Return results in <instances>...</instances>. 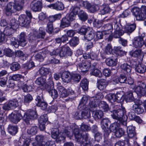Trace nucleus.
Masks as SVG:
<instances>
[{
    "mask_svg": "<svg viewBox=\"0 0 146 146\" xmlns=\"http://www.w3.org/2000/svg\"><path fill=\"white\" fill-rule=\"evenodd\" d=\"M113 28L114 30L113 34V37L115 38H119L124 34V31L122 30V26L118 22L117 20L115 19L113 20L112 24H107L103 27L102 29L105 34H108L111 33Z\"/></svg>",
    "mask_w": 146,
    "mask_h": 146,
    "instance_id": "nucleus-1",
    "label": "nucleus"
},
{
    "mask_svg": "<svg viewBox=\"0 0 146 146\" xmlns=\"http://www.w3.org/2000/svg\"><path fill=\"white\" fill-rule=\"evenodd\" d=\"M24 3L25 0H16L14 2L9 3L6 9V15L9 16L12 13L22 10Z\"/></svg>",
    "mask_w": 146,
    "mask_h": 146,
    "instance_id": "nucleus-2",
    "label": "nucleus"
},
{
    "mask_svg": "<svg viewBox=\"0 0 146 146\" xmlns=\"http://www.w3.org/2000/svg\"><path fill=\"white\" fill-rule=\"evenodd\" d=\"M133 14L137 20L143 21L146 18V6H143L141 8L136 7L132 10Z\"/></svg>",
    "mask_w": 146,
    "mask_h": 146,
    "instance_id": "nucleus-3",
    "label": "nucleus"
},
{
    "mask_svg": "<svg viewBox=\"0 0 146 146\" xmlns=\"http://www.w3.org/2000/svg\"><path fill=\"white\" fill-rule=\"evenodd\" d=\"M113 111V114L111 115L112 118L118 120H121L123 117L126 115V111L125 108L123 107L118 109H115Z\"/></svg>",
    "mask_w": 146,
    "mask_h": 146,
    "instance_id": "nucleus-4",
    "label": "nucleus"
},
{
    "mask_svg": "<svg viewBox=\"0 0 146 146\" xmlns=\"http://www.w3.org/2000/svg\"><path fill=\"white\" fill-rule=\"evenodd\" d=\"M25 113V115H23V121L27 124L30 123V121L32 119H36L37 117V115L36 112L33 110H29Z\"/></svg>",
    "mask_w": 146,
    "mask_h": 146,
    "instance_id": "nucleus-5",
    "label": "nucleus"
},
{
    "mask_svg": "<svg viewBox=\"0 0 146 146\" xmlns=\"http://www.w3.org/2000/svg\"><path fill=\"white\" fill-rule=\"evenodd\" d=\"M37 93L38 95L35 99L36 105L37 106L40 107L42 109L44 110L46 108L47 104L44 101L42 90L37 91Z\"/></svg>",
    "mask_w": 146,
    "mask_h": 146,
    "instance_id": "nucleus-6",
    "label": "nucleus"
},
{
    "mask_svg": "<svg viewBox=\"0 0 146 146\" xmlns=\"http://www.w3.org/2000/svg\"><path fill=\"white\" fill-rule=\"evenodd\" d=\"M90 108H80V110H82V114L83 117L82 118L86 119L89 118L91 116L90 113V111H93L92 108H95V102L92 101L89 103Z\"/></svg>",
    "mask_w": 146,
    "mask_h": 146,
    "instance_id": "nucleus-7",
    "label": "nucleus"
},
{
    "mask_svg": "<svg viewBox=\"0 0 146 146\" xmlns=\"http://www.w3.org/2000/svg\"><path fill=\"white\" fill-rule=\"evenodd\" d=\"M106 98L111 103V106L112 108L114 109H117L119 106V104L117 103L116 105H115V102H116V100L115 95V94L110 93L107 95Z\"/></svg>",
    "mask_w": 146,
    "mask_h": 146,
    "instance_id": "nucleus-8",
    "label": "nucleus"
},
{
    "mask_svg": "<svg viewBox=\"0 0 146 146\" xmlns=\"http://www.w3.org/2000/svg\"><path fill=\"white\" fill-rule=\"evenodd\" d=\"M59 55L60 56H70L72 54V52L70 48L66 45L62 46L61 48L59 49Z\"/></svg>",
    "mask_w": 146,
    "mask_h": 146,
    "instance_id": "nucleus-9",
    "label": "nucleus"
},
{
    "mask_svg": "<svg viewBox=\"0 0 146 146\" xmlns=\"http://www.w3.org/2000/svg\"><path fill=\"white\" fill-rule=\"evenodd\" d=\"M57 89L59 95L61 97L64 98L67 97L68 93L67 90L65 89L60 83L57 84Z\"/></svg>",
    "mask_w": 146,
    "mask_h": 146,
    "instance_id": "nucleus-10",
    "label": "nucleus"
},
{
    "mask_svg": "<svg viewBox=\"0 0 146 146\" xmlns=\"http://www.w3.org/2000/svg\"><path fill=\"white\" fill-rule=\"evenodd\" d=\"M18 22L21 26L27 27L30 23L31 20L30 18H27L25 15H22L19 16Z\"/></svg>",
    "mask_w": 146,
    "mask_h": 146,
    "instance_id": "nucleus-11",
    "label": "nucleus"
},
{
    "mask_svg": "<svg viewBox=\"0 0 146 146\" xmlns=\"http://www.w3.org/2000/svg\"><path fill=\"white\" fill-rule=\"evenodd\" d=\"M25 114V113L23 110L18 111L16 114L13 115V117L11 119V121L14 123H17L22 117L23 118V115Z\"/></svg>",
    "mask_w": 146,
    "mask_h": 146,
    "instance_id": "nucleus-12",
    "label": "nucleus"
},
{
    "mask_svg": "<svg viewBox=\"0 0 146 146\" xmlns=\"http://www.w3.org/2000/svg\"><path fill=\"white\" fill-rule=\"evenodd\" d=\"M143 37L142 36L136 37L134 38L133 42L134 46L137 48L141 47L144 44Z\"/></svg>",
    "mask_w": 146,
    "mask_h": 146,
    "instance_id": "nucleus-13",
    "label": "nucleus"
},
{
    "mask_svg": "<svg viewBox=\"0 0 146 146\" xmlns=\"http://www.w3.org/2000/svg\"><path fill=\"white\" fill-rule=\"evenodd\" d=\"M91 66V64L90 62L87 61H83L79 64V68L81 72H85L89 70Z\"/></svg>",
    "mask_w": 146,
    "mask_h": 146,
    "instance_id": "nucleus-14",
    "label": "nucleus"
},
{
    "mask_svg": "<svg viewBox=\"0 0 146 146\" xmlns=\"http://www.w3.org/2000/svg\"><path fill=\"white\" fill-rule=\"evenodd\" d=\"M47 6L57 10H62L64 8L63 4L61 2L59 1H57L54 4L48 5Z\"/></svg>",
    "mask_w": 146,
    "mask_h": 146,
    "instance_id": "nucleus-15",
    "label": "nucleus"
},
{
    "mask_svg": "<svg viewBox=\"0 0 146 146\" xmlns=\"http://www.w3.org/2000/svg\"><path fill=\"white\" fill-rule=\"evenodd\" d=\"M42 3L39 1L33 2L31 4V9L34 11H39L41 10L42 8Z\"/></svg>",
    "mask_w": 146,
    "mask_h": 146,
    "instance_id": "nucleus-16",
    "label": "nucleus"
},
{
    "mask_svg": "<svg viewBox=\"0 0 146 146\" xmlns=\"http://www.w3.org/2000/svg\"><path fill=\"white\" fill-rule=\"evenodd\" d=\"M27 43L26 37V35L24 33H21L19 36L18 41V44L20 46L23 47L25 46Z\"/></svg>",
    "mask_w": 146,
    "mask_h": 146,
    "instance_id": "nucleus-17",
    "label": "nucleus"
},
{
    "mask_svg": "<svg viewBox=\"0 0 146 146\" xmlns=\"http://www.w3.org/2000/svg\"><path fill=\"white\" fill-rule=\"evenodd\" d=\"M132 88L134 89L135 92L137 95L140 97L146 96V91L144 89L140 86L135 87H132Z\"/></svg>",
    "mask_w": 146,
    "mask_h": 146,
    "instance_id": "nucleus-18",
    "label": "nucleus"
},
{
    "mask_svg": "<svg viewBox=\"0 0 146 146\" xmlns=\"http://www.w3.org/2000/svg\"><path fill=\"white\" fill-rule=\"evenodd\" d=\"M121 68L124 73L127 75H129L131 73V67L127 63H124L121 64Z\"/></svg>",
    "mask_w": 146,
    "mask_h": 146,
    "instance_id": "nucleus-19",
    "label": "nucleus"
},
{
    "mask_svg": "<svg viewBox=\"0 0 146 146\" xmlns=\"http://www.w3.org/2000/svg\"><path fill=\"white\" fill-rule=\"evenodd\" d=\"M108 84V82L104 80H101L97 83V87L100 90H104Z\"/></svg>",
    "mask_w": 146,
    "mask_h": 146,
    "instance_id": "nucleus-20",
    "label": "nucleus"
},
{
    "mask_svg": "<svg viewBox=\"0 0 146 146\" xmlns=\"http://www.w3.org/2000/svg\"><path fill=\"white\" fill-rule=\"evenodd\" d=\"M96 106L95 105V108H92L93 110L92 116L95 119H99L101 118L103 115L102 111L100 110H98L96 111L94 110V109L96 108Z\"/></svg>",
    "mask_w": 146,
    "mask_h": 146,
    "instance_id": "nucleus-21",
    "label": "nucleus"
},
{
    "mask_svg": "<svg viewBox=\"0 0 146 146\" xmlns=\"http://www.w3.org/2000/svg\"><path fill=\"white\" fill-rule=\"evenodd\" d=\"M35 141L32 143L33 146H37L38 145L45 142L44 138L42 135H37L35 138Z\"/></svg>",
    "mask_w": 146,
    "mask_h": 146,
    "instance_id": "nucleus-22",
    "label": "nucleus"
},
{
    "mask_svg": "<svg viewBox=\"0 0 146 146\" xmlns=\"http://www.w3.org/2000/svg\"><path fill=\"white\" fill-rule=\"evenodd\" d=\"M112 47L110 44H108L106 46L104 54H102L101 56L103 58L108 57V55L110 54L112 52Z\"/></svg>",
    "mask_w": 146,
    "mask_h": 146,
    "instance_id": "nucleus-23",
    "label": "nucleus"
},
{
    "mask_svg": "<svg viewBox=\"0 0 146 146\" xmlns=\"http://www.w3.org/2000/svg\"><path fill=\"white\" fill-rule=\"evenodd\" d=\"M45 34V33L44 29L42 27H40L38 32L36 31H34L33 35L36 38H43Z\"/></svg>",
    "mask_w": 146,
    "mask_h": 146,
    "instance_id": "nucleus-24",
    "label": "nucleus"
},
{
    "mask_svg": "<svg viewBox=\"0 0 146 146\" xmlns=\"http://www.w3.org/2000/svg\"><path fill=\"white\" fill-rule=\"evenodd\" d=\"M136 28L135 24H127L123 28L124 31L126 33H131L133 32Z\"/></svg>",
    "mask_w": 146,
    "mask_h": 146,
    "instance_id": "nucleus-25",
    "label": "nucleus"
},
{
    "mask_svg": "<svg viewBox=\"0 0 146 146\" xmlns=\"http://www.w3.org/2000/svg\"><path fill=\"white\" fill-rule=\"evenodd\" d=\"M83 57L85 59H90L91 60H94L97 57V55L93 52L92 53L87 52L84 54Z\"/></svg>",
    "mask_w": 146,
    "mask_h": 146,
    "instance_id": "nucleus-26",
    "label": "nucleus"
},
{
    "mask_svg": "<svg viewBox=\"0 0 146 146\" xmlns=\"http://www.w3.org/2000/svg\"><path fill=\"white\" fill-rule=\"evenodd\" d=\"M7 26L10 28H13L14 30H16L18 28L19 25L17 23V20L14 18H12L8 24Z\"/></svg>",
    "mask_w": 146,
    "mask_h": 146,
    "instance_id": "nucleus-27",
    "label": "nucleus"
},
{
    "mask_svg": "<svg viewBox=\"0 0 146 146\" xmlns=\"http://www.w3.org/2000/svg\"><path fill=\"white\" fill-rule=\"evenodd\" d=\"M132 108L134 111L138 114H141L143 111V108L139 104H133Z\"/></svg>",
    "mask_w": 146,
    "mask_h": 146,
    "instance_id": "nucleus-28",
    "label": "nucleus"
},
{
    "mask_svg": "<svg viewBox=\"0 0 146 146\" xmlns=\"http://www.w3.org/2000/svg\"><path fill=\"white\" fill-rule=\"evenodd\" d=\"M135 129L134 127L132 126H129L127 127V131L129 137L132 138L135 135Z\"/></svg>",
    "mask_w": 146,
    "mask_h": 146,
    "instance_id": "nucleus-29",
    "label": "nucleus"
},
{
    "mask_svg": "<svg viewBox=\"0 0 146 146\" xmlns=\"http://www.w3.org/2000/svg\"><path fill=\"white\" fill-rule=\"evenodd\" d=\"M88 100V97L86 96H84L81 99L78 106L79 108H88L87 107L86 104H87Z\"/></svg>",
    "mask_w": 146,
    "mask_h": 146,
    "instance_id": "nucleus-30",
    "label": "nucleus"
},
{
    "mask_svg": "<svg viewBox=\"0 0 146 146\" xmlns=\"http://www.w3.org/2000/svg\"><path fill=\"white\" fill-rule=\"evenodd\" d=\"M70 74L67 72H63L61 75L62 81L68 83L70 82Z\"/></svg>",
    "mask_w": 146,
    "mask_h": 146,
    "instance_id": "nucleus-31",
    "label": "nucleus"
},
{
    "mask_svg": "<svg viewBox=\"0 0 146 146\" xmlns=\"http://www.w3.org/2000/svg\"><path fill=\"white\" fill-rule=\"evenodd\" d=\"M135 70L136 72L140 73H144L146 70V67L143 64H138Z\"/></svg>",
    "mask_w": 146,
    "mask_h": 146,
    "instance_id": "nucleus-32",
    "label": "nucleus"
},
{
    "mask_svg": "<svg viewBox=\"0 0 146 146\" xmlns=\"http://www.w3.org/2000/svg\"><path fill=\"white\" fill-rule=\"evenodd\" d=\"M106 64L109 66H115L117 64V60L116 59H113L108 58L106 60Z\"/></svg>",
    "mask_w": 146,
    "mask_h": 146,
    "instance_id": "nucleus-33",
    "label": "nucleus"
},
{
    "mask_svg": "<svg viewBox=\"0 0 146 146\" xmlns=\"http://www.w3.org/2000/svg\"><path fill=\"white\" fill-rule=\"evenodd\" d=\"M9 133L12 135H15L18 132V128L17 126L9 125L8 127Z\"/></svg>",
    "mask_w": 146,
    "mask_h": 146,
    "instance_id": "nucleus-34",
    "label": "nucleus"
},
{
    "mask_svg": "<svg viewBox=\"0 0 146 146\" xmlns=\"http://www.w3.org/2000/svg\"><path fill=\"white\" fill-rule=\"evenodd\" d=\"M111 11L110 8L108 5L104 4L101 6L100 13L104 15L109 13Z\"/></svg>",
    "mask_w": 146,
    "mask_h": 146,
    "instance_id": "nucleus-35",
    "label": "nucleus"
},
{
    "mask_svg": "<svg viewBox=\"0 0 146 146\" xmlns=\"http://www.w3.org/2000/svg\"><path fill=\"white\" fill-rule=\"evenodd\" d=\"M125 99L127 102H130L134 101V98L133 92L131 91L128 92L125 96Z\"/></svg>",
    "mask_w": 146,
    "mask_h": 146,
    "instance_id": "nucleus-36",
    "label": "nucleus"
},
{
    "mask_svg": "<svg viewBox=\"0 0 146 146\" xmlns=\"http://www.w3.org/2000/svg\"><path fill=\"white\" fill-rule=\"evenodd\" d=\"M70 23L67 18H63L61 21L60 27L62 28L68 27L70 26Z\"/></svg>",
    "mask_w": 146,
    "mask_h": 146,
    "instance_id": "nucleus-37",
    "label": "nucleus"
},
{
    "mask_svg": "<svg viewBox=\"0 0 146 146\" xmlns=\"http://www.w3.org/2000/svg\"><path fill=\"white\" fill-rule=\"evenodd\" d=\"M95 33L94 31H91L84 35V38L88 40H91L95 39Z\"/></svg>",
    "mask_w": 146,
    "mask_h": 146,
    "instance_id": "nucleus-38",
    "label": "nucleus"
},
{
    "mask_svg": "<svg viewBox=\"0 0 146 146\" xmlns=\"http://www.w3.org/2000/svg\"><path fill=\"white\" fill-rule=\"evenodd\" d=\"M113 50L114 53L118 55L121 56L125 54V52L123 51L121 48L119 46L114 47Z\"/></svg>",
    "mask_w": 146,
    "mask_h": 146,
    "instance_id": "nucleus-39",
    "label": "nucleus"
},
{
    "mask_svg": "<svg viewBox=\"0 0 146 146\" xmlns=\"http://www.w3.org/2000/svg\"><path fill=\"white\" fill-rule=\"evenodd\" d=\"M46 54L43 52L38 53L35 56V58L39 61H42L44 58L45 57Z\"/></svg>",
    "mask_w": 146,
    "mask_h": 146,
    "instance_id": "nucleus-40",
    "label": "nucleus"
},
{
    "mask_svg": "<svg viewBox=\"0 0 146 146\" xmlns=\"http://www.w3.org/2000/svg\"><path fill=\"white\" fill-rule=\"evenodd\" d=\"M50 71V70L49 68L43 67L40 68L39 70L40 74L42 76H46L48 74Z\"/></svg>",
    "mask_w": 146,
    "mask_h": 146,
    "instance_id": "nucleus-41",
    "label": "nucleus"
},
{
    "mask_svg": "<svg viewBox=\"0 0 146 146\" xmlns=\"http://www.w3.org/2000/svg\"><path fill=\"white\" fill-rule=\"evenodd\" d=\"M99 107L102 108L104 111H107L109 110L108 105L104 101H101L99 103Z\"/></svg>",
    "mask_w": 146,
    "mask_h": 146,
    "instance_id": "nucleus-42",
    "label": "nucleus"
},
{
    "mask_svg": "<svg viewBox=\"0 0 146 146\" xmlns=\"http://www.w3.org/2000/svg\"><path fill=\"white\" fill-rule=\"evenodd\" d=\"M46 80L45 78H44L42 77H40L38 78L36 80L35 83L38 85H40L42 86L46 83Z\"/></svg>",
    "mask_w": 146,
    "mask_h": 146,
    "instance_id": "nucleus-43",
    "label": "nucleus"
},
{
    "mask_svg": "<svg viewBox=\"0 0 146 146\" xmlns=\"http://www.w3.org/2000/svg\"><path fill=\"white\" fill-rule=\"evenodd\" d=\"M88 82L86 79L82 80L80 84L81 86L84 90H87L88 88Z\"/></svg>",
    "mask_w": 146,
    "mask_h": 146,
    "instance_id": "nucleus-44",
    "label": "nucleus"
},
{
    "mask_svg": "<svg viewBox=\"0 0 146 146\" xmlns=\"http://www.w3.org/2000/svg\"><path fill=\"white\" fill-rule=\"evenodd\" d=\"M79 42L78 38L74 37L72 38L69 41V44L71 46H75L77 45Z\"/></svg>",
    "mask_w": 146,
    "mask_h": 146,
    "instance_id": "nucleus-45",
    "label": "nucleus"
},
{
    "mask_svg": "<svg viewBox=\"0 0 146 146\" xmlns=\"http://www.w3.org/2000/svg\"><path fill=\"white\" fill-rule=\"evenodd\" d=\"M115 135L117 137H120L125 133L124 130L121 128L119 127L115 132Z\"/></svg>",
    "mask_w": 146,
    "mask_h": 146,
    "instance_id": "nucleus-46",
    "label": "nucleus"
},
{
    "mask_svg": "<svg viewBox=\"0 0 146 146\" xmlns=\"http://www.w3.org/2000/svg\"><path fill=\"white\" fill-rule=\"evenodd\" d=\"M38 128L36 126L31 127L27 130V132L29 134L34 135L37 132Z\"/></svg>",
    "mask_w": 146,
    "mask_h": 146,
    "instance_id": "nucleus-47",
    "label": "nucleus"
},
{
    "mask_svg": "<svg viewBox=\"0 0 146 146\" xmlns=\"http://www.w3.org/2000/svg\"><path fill=\"white\" fill-rule=\"evenodd\" d=\"M78 15L80 19L83 21H85L88 18V16L86 13L82 10L79 13Z\"/></svg>",
    "mask_w": 146,
    "mask_h": 146,
    "instance_id": "nucleus-48",
    "label": "nucleus"
},
{
    "mask_svg": "<svg viewBox=\"0 0 146 146\" xmlns=\"http://www.w3.org/2000/svg\"><path fill=\"white\" fill-rule=\"evenodd\" d=\"M71 12L76 15H78L79 13L82 10L80 9L79 7L77 6H72L71 8Z\"/></svg>",
    "mask_w": 146,
    "mask_h": 146,
    "instance_id": "nucleus-49",
    "label": "nucleus"
},
{
    "mask_svg": "<svg viewBox=\"0 0 146 146\" xmlns=\"http://www.w3.org/2000/svg\"><path fill=\"white\" fill-rule=\"evenodd\" d=\"M73 133L75 138L77 139L78 141H80V140L82 138V135L79 132L78 129H74Z\"/></svg>",
    "mask_w": 146,
    "mask_h": 146,
    "instance_id": "nucleus-50",
    "label": "nucleus"
},
{
    "mask_svg": "<svg viewBox=\"0 0 146 146\" xmlns=\"http://www.w3.org/2000/svg\"><path fill=\"white\" fill-rule=\"evenodd\" d=\"M59 134V130L57 128L52 129L51 131L52 137L54 139L58 138Z\"/></svg>",
    "mask_w": 146,
    "mask_h": 146,
    "instance_id": "nucleus-51",
    "label": "nucleus"
},
{
    "mask_svg": "<svg viewBox=\"0 0 146 146\" xmlns=\"http://www.w3.org/2000/svg\"><path fill=\"white\" fill-rule=\"evenodd\" d=\"M91 75H93L98 77H101L102 76V74L100 71L97 69L94 70L90 73Z\"/></svg>",
    "mask_w": 146,
    "mask_h": 146,
    "instance_id": "nucleus-52",
    "label": "nucleus"
},
{
    "mask_svg": "<svg viewBox=\"0 0 146 146\" xmlns=\"http://www.w3.org/2000/svg\"><path fill=\"white\" fill-rule=\"evenodd\" d=\"M81 78V76L78 74H72L71 80L74 82H78Z\"/></svg>",
    "mask_w": 146,
    "mask_h": 146,
    "instance_id": "nucleus-53",
    "label": "nucleus"
},
{
    "mask_svg": "<svg viewBox=\"0 0 146 146\" xmlns=\"http://www.w3.org/2000/svg\"><path fill=\"white\" fill-rule=\"evenodd\" d=\"M20 68V65L17 62L13 63L10 67L11 70L14 71H16L18 70Z\"/></svg>",
    "mask_w": 146,
    "mask_h": 146,
    "instance_id": "nucleus-54",
    "label": "nucleus"
},
{
    "mask_svg": "<svg viewBox=\"0 0 146 146\" xmlns=\"http://www.w3.org/2000/svg\"><path fill=\"white\" fill-rule=\"evenodd\" d=\"M110 124V122L109 119L107 118H104L103 119L101 122V124L102 126L106 129L107 128L108 129V124Z\"/></svg>",
    "mask_w": 146,
    "mask_h": 146,
    "instance_id": "nucleus-55",
    "label": "nucleus"
},
{
    "mask_svg": "<svg viewBox=\"0 0 146 146\" xmlns=\"http://www.w3.org/2000/svg\"><path fill=\"white\" fill-rule=\"evenodd\" d=\"M70 134V131H68L66 129L62 133V136L61 137L60 136L59 138L60 139V140H64L65 139L66 136H67V137H70V135H69Z\"/></svg>",
    "mask_w": 146,
    "mask_h": 146,
    "instance_id": "nucleus-56",
    "label": "nucleus"
},
{
    "mask_svg": "<svg viewBox=\"0 0 146 146\" xmlns=\"http://www.w3.org/2000/svg\"><path fill=\"white\" fill-rule=\"evenodd\" d=\"M53 27L52 23L51 22H48L47 24L46 29L47 31L49 34H51L53 31Z\"/></svg>",
    "mask_w": 146,
    "mask_h": 146,
    "instance_id": "nucleus-57",
    "label": "nucleus"
},
{
    "mask_svg": "<svg viewBox=\"0 0 146 146\" xmlns=\"http://www.w3.org/2000/svg\"><path fill=\"white\" fill-rule=\"evenodd\" d=\"M48 119L47 115L44 114L41 115L38 120L39 123H46L48 120Z\"/></svg>",
    "mask_w": 146,
    "mask_h": 146,
    "instance_id": "nucleus-58",
    "label": "nucleus"
},
{
    "mask_svg": "<svg viewBox=\"0 0 146 146\" xmlns=\"http://www.w3.org/2000/svg\"><path fill=\"white\" fill-rule=\"evenodd\" d=\"M9 102L12 109H14L18 106V102L16 100H11L9 101Z\"/></svg>",
    "mask_w": 146,
    "mask_h": 146,
    "instance_id": "nucleus-59",
    "label": "nucleus"
},
{
    "mask_svg": "<svg viewBox=\"0 0 146 146\" xmlns=\"http://www.w3.org/2000/svg\"><path fill=\"white\" fill-rule=\"evenodd\" d=\"M15 30H14L13 28L7 27L5 28V35L7 36H10L14 32Z\"/></svg>",
    "mask_w": 146,
    "mask_h": 146,
    "instance_id": "nucleus-60",
    "label": "nucleus"
},
{
    "mask_svg": "<svg viewBox=\"0 0 146 146\" xmlns=\"http://www.w3.org/2000/svg\"><path fill=\"white\" fill-rule=\"evenodd\" d=\"M119 127L117 124L116 123H114L110 125V131L115 132Z\"/></svg>",
    "mask_w": 146,
    "mask_h": 146,
    "instance_id": "nucleus-61",
    "label": "nucleus"
},
{
    "mask_svg": "<svg viewBox=\"0 0 146 146\" xmlns=\"http://www.w3.org/2000/svg\"><path fill=\"white\" fill-rule=\"evenodd\" d=\"M49 93L53 99H56L58 96V93L55 89H52L50 90Z\"/></svg>",
    "mask_w": 146,
    "mask_h": 146,
    "instance_id": "nucleus-62",
    "label": "nucleus"
},
{
    "mask_svg": "<svg viewBox=\"0 0 146 146\" xmlns=\"http://www.w3.org/2000/svg\"><path fill=\"white\" fill-rule=\"evenodd\" d=\"M22 78H23V76L22 75L19 74H17L13 75L11 78L13 80L18 81Z\"/></svg>",
    "mask_w": 146,
    "mask_h": 146,
    "instance_id": "nucleus-63",
    "label": "nucleus"
},
{
    "mask_svg": "<svg viewBox=\"0 0 146 146\" xmlns=\"http://www.w3.org/2000/svg\"><path fill=\"white\" fill-rule=\"evenodd\" d=\"M33 100L32 96L30 94H28L26 95L24 99V102L26 103H29Z\"/></svg>",
    "mask_w": 146,
    "mask_h": 146,
    "instance_id": "nucleus-64",
    "label": "nucleus"
}]
</instances>
